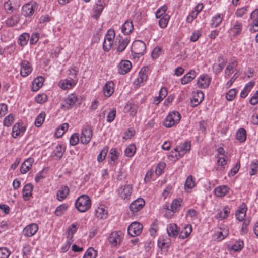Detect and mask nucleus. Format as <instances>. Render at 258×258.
<instances>
[{
	"mask_svg": "<svg viewBox=\"0 0 258 258\" xmlns=\"http://www.w3.org/2000/svg\"><path fill=\"white\" fill-rule=\"evenodd\" d=\"M91 206V201L90 197L86 195H82L78 197L75 202V207L80 212H85Z\"/></svg>",
	"mask_w": 258,
	"mask_h": 258,
	"instance_id": "f257e3e1",
	"label": "nucleus"
},
{
	"mask_svg": "<svg viewBox=\"0 0 258 258\" xmlns=\"http://www.w3.org/2000/svg\"><path fill=\"white\" fill-rule=\"evenodd\" d=\"M181 119V115L178 112L173 111L169 113L164 120L163 124L168 128L177 124Z\"/></svg>",
	"mask_w": 258,
	"mask_h": 258,
	"instance_id": "f03ea898",
	"label": "nucleus"
},
{
	"mask_svg": "<svg viewBox=\"0 0 258 258\" xmlns=\"http://www.w3.org/2000/svg\"><path fill=\"white\" fill-rule=\"evenodd\" d=\"M130 37L127 36L123 37L120 35L117 36L115 39L113 47L117 52H123L128 45L130 42Z\"/></svg>",
	"mask_w": 258,
	"mask_h": 258,
	"instance_id": "7ed1b4c3",
	"label": "nucleus"
},
{
	"mask_svg": "<svg viewBox=\"0 0 258 258\" xmlns=\"http://www.w3.org/2000/svg\"><path fill=\"white\" fill-rule=\"evenodd\" d=\"M115 37V33L114 30L112 29H109L105 36L103 44V49L104 51L107 52L110 50L112 47H113Z\"/></svg>",
	"mask_w": 258,
	"mask_h": 258,
	"instance_id": "20e7f679",
	"label": "nucleus"
},
{
	"mask_svg": "<svg viewBox=\"0 0 258 258\" xmlns=\"http://www.w3.org/2000/svg\"><path fill=\"white\" fill-rule=\"evenodd\" d=\"M191 143L189 141H185L184 143L177 146L174 149L175 152L172 151V156H175L178 159L182 157L185 154L190 150Z\"/></svg>",
	"mask_w": 258,
	"mask_h": 258,
	"instance_id": "39448f33",
	"label": "nucleus"
},
{
	"mask_svg": "<svg viewBox=\"0 0 258 258\" xmlns=\"http://www.w3.org/2000/svg\"><path fill=\"white\" fill-rule=\"evenodd\" d=\"M133 192V186L131 184L121 186L118 189V195L122 199L128 201Z\"/></svg>",
	"mask_w": 258,
	"mask_h": 258,
	"instance_id": "423d86ee",
	"label": "nucleus"
},
{
	"mask_svg": "<svg viewBox=\"0 0 258 258\" xmlns=\"http://www.w3.org/2000/svg\"><path fill=\"white\" fill-rule=\"evenodd\" d=\"M93 136L92 127L89 125L84 127L82 130L80 136V142L83 144L89 143Z\"/></svg>",
	"mask_w": 258,
	"mask_h": 258,
	"instance_id": "0eeeda50",
	"label": "nucleus"
},
{
	"mask_svg": "<svg viewBox=\"0 0 258 258\" xmlns=\"http://www.w3.org/2000/svg\"><path fill=\"white\" fill-rule=\"evenodd\" d=\"M123 235L121 231H114L109 235L108 241L112 246H116L120 244Z\"/></svg>",
	"mask_w": 258,
	"mask_h": 258,
	"instance_id": "6e6552de",
	"label": "nucleus"
},
{
	"mask_svg": "<svg viewBox=\"0 0 258 258\" xmlns=\"http://www.w3.org/2000/svg\"><path fill=\"white\" fill-rule=\"evenodd\" d=\"M143 226L139 222H134L131 223L127 229L128 233L132 237L139 235L142 232Z\"/></svg>",
	"mask_w": 258,
	"mask_h": 258,
	"instance_id": "1a4fd4ad",
	"label": "nucleus"
},
{
	"mask_svg": "<svg viewBox=\"0 0 258 258\" xmlns=\"http://www.w3.org/2000/svg\"><path fill=\"white\" fill-rule=\"evenodd\" d=\"M145 51V43L140 40H135L132 46V51L136 54L143 55Z\"/></svg>",
	"mask_w": 258,
	"mask_h": 258,
	"instance_id": "9d476101",
	"label": "nucleus"
},
{
	"mask_svg": "<svg viewBox=\"0 0 258 258\" xmlns=\"http://www.w3.org/2000/svg\"><path fill=\"white\" fill-rule=\"evenodd\" d=\"M20 5L18 0H8L4 5V9L8 14L17 10Z\"/></svg>",
	"mask_w": 258,
	"mask_h": 258,
	"instance_id": "9b49d317",
	"label": "nucleus"
},
{
	"mask_svg": "<svg viewBox=\"0 0 258 258\" xmlns=\"http://www.w3.org/2000/svg\"><path fill=\"white\" fill-rule=\"evenodd\" d=\"M132 67V63L129 60H122L117 66L118 73L119 74L125 75L130 72Z\"/></svg>",
	"mask_w": 258,
	"mask_h": 258,
	"instance_id": "f8f14e48",
	"label": "nucleus"
},
{
	"mask_svg": "<svg viewBox=\"0 0 258 258\" xmlns=\"http://www.w3.org/2000/svg\"><path fill=\"white\" fill-rule=\"evenodd\" d=\"M37 8L36 3H27L22 7V14L26 17H30L34 14Z\"/></svg>",
	"mask_w": 258,
	"mask_h": 258,
	"instance_id": "ddd939ff",
	"label": "nucleus"
},
{
	"mask_svg": "<svg viewBox=\"0 0 258 258\" xmlns=\"http://www.w3.org/2000/svg\"><path fill=\"white\" fill-rule=\"evenodd\" d=\"M145 204V201L143 198H138L131 203L130 210L133 213H137L143 208Z\"/></svg>",
	"mask_w": 258,
	"mask_h": 258,
	"instance_id": "4468645a",
	"label": "nucleus"
},
{
	"mask_svg": "<svg viewBox=\"0 0 258 258\" xmlns=\"http://www.w3.org/2000/svg\"><path fill=\"white\" fill-rule=\"evenodd\" d=\"M215 158L217 159L216 166L214 167L216 171L221 173L226 170L227 162L225 157H220L218 155H215Z\"/></svg>",
	"mask_w": 258,
	"mask_h": 258,
	"instance_id": "2eb2a0df",
	"label": "nucleus"
},
{
	"mask_svg": "<svg viewBox=\"0 0 258 258\" xmlns=\"http://www.w3.org/2000/svg\"><path fill=\"white\" fill-rule=\"evenodd\" d=\"M38 230V225L35 223H31L23 229V233L26 237H31L36 234Z\"/></svg>",
	"mask_w": 258,
	"mask_h": 258,
	"instance_id": "dca6fc26",
	"label": "nucleus"
},
{
	"mask_svg": "<svg viewBox=\"0 0 258 258\" xmlns=\"http://www.w3.org/2000/svg\"><path fill=\"white\" fill-rule=\"evenodd\" d=\"M78 102V98L76 94H71L69 95L64 101V104L62 105L61 108L63 107L69 109L73 107L76 102Z\"/></svg>",
	"mask_w": 258,
	"mask_h": 258,
	"instance_id": "f3484780",
	"label": "nucleus"
},
{
	"mask_svg": "<svg viewBox=\"0 0 258 258\" xmlns=\"http://www.w3.org/2000/svg\"><path fill=\"white\" fill-rule=\"evenodd\" d=\"M211 78L208 75L203 74L200 76L197 80V84L201 88H207L209 86Z\"/></svg>",
	"mask_w": 258,
	"mask_h": 258,
	"instance_id": "a211bd4d",
	"label": "nucleus"
},
{
	"mask_svg": "<svg viewBox=\"0 0 258 258\" xmlns=\"http://www.w3.org/2000/svg\"><path fill=\"white\" fill-rule=\"evenodd\" d=\"M247 210L246 205L244 203H242L238 207L235 213L236 217L238 221H243L244 220Z\"/></svg>",
	"mask_w": 258,
	"mask_h": 258,
	"instance_id": "6ab92c4d",
	"label": "nucleus"
},
{
	"mask_svg": "<svg viewBox=\"0 0 258 258\" xmlns=\"http://www.w3.org/2000/svg\"><path fill=\"white\" fill-rule=\"evenodd\" d=\"M204 95L201 91H198L194 93L191 99V105L192 107H196L200 104L204 99Z\"/></svg>",
	"mask_w": 258,
	"mask_h": 258,
	"instance_id": "aec40b11",
	"label": "nucleus"
},
{
	"mask_svg": "<svg viewBox=\"0 0 258 258\" xmlns=\"http://www.w3.org/2000/svg\"><path fill=\"white\" fill-rule=\"evenodd\" d=\"M145 77V66L142 68L139 73V77L134 81L133 85L135 88L144 85V80Z\"/></svg>",
	"mask_w": 258,
	"mask_h": 258,
	"instance_id": "412c9836",
	"label": "nucleus"
},
{
	"mask_svg": "<svg viewBox=\"0 0 258 258\" xmlns=\"http://www.w3.org/2000/svg\"><path fill=\"white\" fill-rule=\"evenodd\" d=\"M20 74L23 77L27 76L32 72V68L29 62L26 60H23L21 64Z\"/></svg>",
	"mask_w": 258,
	"mask_h": 258,
	"instance_id": "4be33fe9",
	"label": "nucleus"
},
{
	"mask_svg": "<svg viewBox=\"0 0 258 258\" xmlns=\"http://www.w3.org/2000/svg\"><path fill=\"white\" fill-rule=\"evenodd\" d=\"M242 27V23L237 21L233 22L229 31L234 36H236L241 33Z\"/></svg>",
	"mask_w": 258,
	"mask_h": 258,
	"instance_id": "5701e85b",
	"label": "nucleus"
},
{
	"mask_svg": "<svg viewBox=\"0 0 258 258\" xmlns=\"http://www.w3.org/2000/svg\"><path fill=\"white\" fill-rule=\"evenodd\" d=\"M218 60L219 63H214L212 66L213 71L216 74L221 72L226 63V59L223 56H219L218 58Z\"/></svg>",
	"mask_w": 258,
	"mask_h": 258,
	"instance_id": "b1692460",
	"label": "nucleus"
},
{
	"mask_svg": "<svg viewBox=\"0 0 258 258\" xmlns=\"http://www.w3.org/2000/svg\"><path fill=\"white\" fill-rule=\"evenodd\" d=\"M166 229L168 236L171 237H175L179 233V228L177 224L175 223L168 224Z\"/></svg>",
	"mask_w": 258,
	"mask_h": 258,
	"instance_id": "393cba45",
	"label": "nucleus"
},
{
	"mask_svg": "<svg viewBox=\"0 0 258 258\" xmlns=\"http://www.w3.org/2000/svg\"><path fill=\"white\" fill-rule=\"evenodd\" d=\"M196 77V72L194 70H191L185 74L181 79V83L185 85L190 82Z\"/></svg>",
	"mask_w": 258,
	"mask_h": 258,
	"instance_id": "a878e982",
	"label": "nucleus"
},
{
	"mask_svg": "<svg viewBox=\"0 0 258 258\" xmlns=\"http://www.w3.org/2000/svg\"><path fill=\"white\" fill-rule=\"evenodd\" d=\"M238 62L236 60H233L227 64L225 70L224 77L228 78L233 72L235 68L237 67Z\"/></svg>",
	"mask_w": 258,
	"mask_h": 258,
	"instance_id": "bb28decb",
	"label": "nucleus"
},
{
	"mask_svg": "<svg viewBox=\"0 0 258 258\" xmlns=\"http://www.w3.org/2000/svg\"><path fill=\"white\" fill-rule=\"evenodd\" d=\"M104 2L102 0H98L95 4L93 17L97 19L101 14L104 7Z\"/></svg>",
	"mask_w": 258,
	"mask_h": 258,
	"instance_id": "cd10ccee",
	"label": "nucleus"
},
{
	"mask_svg": "<svg viewBox=\"0 0 258 258\" xmlns=\"http://www.w3.org/2000/svg\"><path fill=\"white\" fill-rule=\"evenodd\" d=\"M25 131V127L19 123H16L13 127L12 136L16 138L23 134Z\"/></svg>",
	"mask_w": 258,
	"mask_h": 258,
	"instance_id": "c85d7f7f",
	"label": "nucleus"
},
{
	"mask_svg": "<svg viewBox=\"0 0 258 258\" xmlns=\"http://www.w3.org/2000/svg\"><path fill=\"white\" fill-rule=\"evenodd\" d=\"M34 160L32 158L26 159L21 165L20 172L22 174L26 173L32 167Z\"/></svg>",
	"mask_w": 258,
	"mask_h": 258,
	"instance_id": "c756f323",
	"label": "nucleus"
},
{
	"mask_svg": "<svg viewBox=\"0 0 258 258\" xmlns=\"http://www.w3.org/2000/svg\"><path fill=\"white\" fill-rule=\"evenodd\" d=\"M69 193V188L67 186L62 185L57 191V199L59 201L64 200Z\"/></svg>",
	"mask_w": 258,
	"mask_h": 258,
	"instance_id": "7c9ffc66",
	"label": "nucleus"
},
{
	"mask_svg": "<svg viewBox=\"0 0 258 258\" xmlns=\"http://www.w3.org/2000/svg\"><path fill=\"white\" fill-rule=\"evenodd\" d=\"M114 83L111 81H107L103 87V92L105 96L109 97L114 92Z\"/></svg>",
	"mask_w": 258,
	"mask_h": 258,
	"instance_id": "2f4dec72",
	"label": "nucleus"
},
{
	"mask_svg": "<svg viewBox=\"0 0 258 258\" xmlns=\"http://www.w3.org/2000/svg\"><path fill=\"white\" fill-rule=\"evenodd\" d=\"M95 215L98 219H106L108 216V212L105 207L100 206L96 209Z\"/></svg>",
	"mask_w": 258,
	"mask_h": 258,
	"instance_id": "473e14b6",
	"label": "nucleus"
},
{
	"mask_svg": "<svg viewBox=\"0 0 258 258\" xmlns=\"http://www.w3.org/2000/svg\"><path fill=\"white\" fill-rule=\"evenodd\" d=\"M134 26L131 20L126 21L121 27V32L124 35L130 34L133 31Z\"/></svg>",
	"mask_w": 258,
	"mask_h": 258,
	"instance_id": "72a5a7b5",
	"label": "nucleus"
},
{
	"mask_svg": "<svg viewBox=\"0 0 258 258\" xmlns=\"http://www.w3.org/2000/svg\"><path fill=\"white\" fill-rule=\"evenodd\" d=\"M33 189V186L31 183L26 184L23 189V197L25 201L29 199L30 197L32 195V191Z\"/></svg>",
	"mask_w": 258,
	"mask_h": 258,
	"instance_id": "f704fd0d",
	"label": "nucleus"
},
{
	"mask_svg": "<svg viewBox=\"0 0 258 258\" xmlns=\"http://www.w3.org/2000/svg\"><path fill=\"white\" fill-rule=\"evenodd\" d=\"M229 188L226 185H221L216 187L214 193L217 197H223L229 191Z\"/></svg>",
	"mask_w": 258,
	"mask_h": 258,
	"instance_id": "c9c22d12",
	"label": "nucleus"
},
{
	"mask_svg": "<svg viewBox=\"0 0 258 258\" xmlns=\"http://www.w3.org/2000/svg\"><path fill=\"white\" fill-rule=\"evenodd\" d=\"M192 231V226L190 224H186L184 226L183 229L180 232L179 237L180 239H185L191 233Z\"/></svg>",
	"mask_w": 258,
	"mask_h": 258,
	"instance_id": "e433bc0d",
	"label": "nucleus"
},
{
	"mask_svg": "<svg viewBox=\"0 0 258 258\" xmlns=\"http://www.w3.org/2000/svg\"><path fill=\"white\" fill-rule=\"evenodd\" d=\"M223 20V15L218 13L212 18L210 24L212 28L217 27L222 22Z\"/></svg>",
	"mask_w": 258,
	"mask_h": 258,
	"instance_id": "4c0bfd02",
	"label": "nucleus"
},
{
	"mask_svg": "<svg viewBox=\"0 0 258 258\" xmlns=\"http://www.w3.org/2000/svg\"><path fill=\"white\" fill-rule=\"evenodd\" d=\"M44 81V78L42 76H39L35 78L33 82V91H37L42 86Z\"/></svg>",
	"mask_w": 258,
	"mask_h": 258,
	"instance_id": "58836bf2",
	"label": "nucleus"
},
{
	"mask_svg": "<svg viewBox=\"0 0 258 258\" xmlns=\"http://www.w3.org/2000/svg\"><path fill=\"white\" fill-rule=\"evenodd\" d=\"M75 85V81L72 79H66L64 80H62L60 82L59 85L60 87L62 89H70L72 87H73Z\"/></svg>",
	"mask_w": 258,
	"mask_h": 258,
	"instance_id": "ea45409f",
	"label": "nucleus"
},
{
	"mask_svg": "<svg viewBox=\"0 0 258 258\" xmlns=\"http://www.w3.org/2000/svg\"><path fill=\"white\" fill-rule=\"evenodd\" d=\"M182 200L181 199H174L171 204L170 208H167L172 212L175 213L178 211L181 207Z\"/></svg>",
	"mask_w": 258,
	"mask_h": 258,
	"instance_id": "a19ab883",
	"label": "nucleus"
},
{
	"mask_svg": "<svg viewBox=\"0 0 258 258\" xmlns=\"http://www.w3.org/2000/svg\"><path fill=\"white\" fill-rule=\"evenodd\" d=\"M170 239L164 236H161L158 240V246L161 249L167 248L169 247Z\"/></svg>",
	"mask_w": 258,
	"mask_h": 258,
	"instance_id": "79ce46f5",
	"label": "nucleus"
},
{
	"mask_svg": "<svg viewBox=\"0 0 258 258\" xmlns=\"http://www.w3.org/2000/svg\"><path fill=\"white\" fill-rule=\"evenodd\" d=\"M230 212V209L228 206L224 207L221 211L218 213L216 217L220 220L225 219L228 216Z\"/></svg>",
	"mask_w": 258,
	"mask_h": 258,
	"instance_id": "37998d69",
	"label": "nucleus"
},
{
	"mask_svg": "<svg viewBox=\"0 0 258 258\" xmlns=\"http://www.w3.org/2000/svg\"><path fill=\"white\" fill-rule=\"evenodd\" d=\"M19 21V16L18 15H13L8 18L6 21V25L9 27L13 26L18 23Z\"/></svg>",
	"mask_w": 258,
	"mask_h": 258,
	"instance_id": "c03bdc74",
	"label": "nucleus"
},
{
	"mask_svg": "<svg viewBox=\"0 0 258 258\" xmlns=\"http://www.w3.org/2000/svg\"><path fill=\"white\" fill-rule=\"evenodd\" d=\"M236 139L240 142H243L246 139V132L243 128L239 129L236 134Z\"/></svg>",
	"mask_w": 258,
	"mask_h": 258,
	"instance_id": "a18cd8bd",
	"label": "nucleus"
},
{
	"mask_svg": "<svg viewBox=\"0 0 258 258\" xmlns=\"http://www.w3.org/2000/svg\"><path fill=\"white\" fill-rule=\"evenodd\" d=\"M29 39V34L27 33H24L19 36L18 43L21 46H24L27 44V42Z\"/></svg>",
	"mask_w": 258,
	"mask_h": 258,
	"instance_id": "49530a36",
	"label": "nucleus"
},
{
	"mask_svg": "<svg viewBox=\"0 0 258 258\" xmlns=\"http://www.w3.org/2000/svg\"><path fill=\"white\" fill-rule=\"evenodd\" d=\"M65 151V149L60 145L57 146L53 151L54 155L56 157L57 160H60Z\"/></svg>",
	"mask_w": 258,
	"mask_h": 258,
	"instance_id": "de8ad7c7",
	"label": "nucleus"
},
{
	"mask_svg": "<svg viewBox=\"0 0 258 258\" xmlns=\"http://www.w3.org/2000/svg\"><path fill=\"white\" fill-rule=\"evenodd\" d=\"M68 205L66 203L62 204L58 206L55 211V215L57 216H61L67 211V210L68 208Z\"/></svg>",
	"mask_w": 258,
	"mask_h": 258,
	"instance_id": "09e8293b",
	"label": "nucleus"
},
{
	"mask_svg": "<svg viewBox=\"0 0 258 258\" xmlns=\"http://www.w3.org/2000/svg\"><path fill=\"white\" fill-rule=\"evenodd\" d=\"M158 229L159 227L158 225L157 221L156 220L152 223L149 229V232L150 235L152 237L154 238L156 236Z\"/></svg>",
	"mask_w": 258,
	"mask_h": 258,
	"instance_id": "8fccbe9b",
	"label": "nucleus"
},
{
	"mask_svg": "<svg viewBox=\"0 0 258 258\" xmlns=\"http://www.w3.org/2000/svg\"><path fill=\"white\" fill-rule=\"evenodd\" d=\"M170 19L168 15H164L159 20V25L161 28H165L167 27Z\"/></svg>",
	"mask_w": 258,
	"mask_h": 258,
	"instance_id": "3c124183",
	"label": "nucleus"
},
{
	"mask_svg": "<svg viewBox=\"0 0 258 258\" xmlns=\"http://www.w3.org/2000/svg\"><path fill=\"white\" fill-rule=\"evenodd\" d=\"M97 251L92 247H89L85 253L83 258H95Z\"/></svg>",
	"mask_w": 258,
	"mask_h": 258,
	"instance_id": "603ef678",
	"label": "nucleus"
},
{
	"mask_svg": "<svg viewBox=\"0 0 258 258\" xmlns=\"http://www.w3.org/2000/svg\"><path fill=\"white\" fill-rule=\"evenodd\" d=\"M79 224L74 223L70 225L68 228V236L67 238H69L70 236L71 238H72L73 235L76 232Z\"/></svg>",
	"mask_w": 258,
	"mask_h": 258,
	"instance_id": "864d4df0",
	"label": "nucleus"
},
{
	"mask_svg": "<svg viewBox=\"0 0 258 258\" xmlns=\"http://www.w3.org/2000/svg\"><path fill=\"white\" fill-rule=\"evenodd\" d=\"M195 185L196 183L194 177L192 175L188 176L185 183V188L191 189L195 186Z\"/></svg>",
	"mask_w": 258,
	"mask_h": 258,
	"instance_id": "5fc2aeb1",
	"label": "nucleus"
},
{
	"mask_svg": "<svg viewBox=\"0 0 258 258\" xmlns=\"http://www.w3.org/2000/svg\"><path fill=\"white\" fill-rule=\"evenodd\" d=\"M45 117V113L44 112H42L39 115L36 117L35 120V125L37 127H40L42 125Z\"/></svg>",
	"mask_w": 258,
	"mask_h": 258,
	"instance_id": "6e6d98bb",
	"label": "nucleus"
},
{
	"mask_svg": "<svg viewBox=\"0 0 258 258\" xmlns=\"http://www.w3.org/2000/svg\"><path fill=\"white\" fill-rule=\"evenodd\" d=\"M166 167V163L163 162H161L158 164L157 165L155 172L157 175L160 176L161 175L163 171V170L165 169Z\"/></svg>",
	"mask_w": 258,
	"mask_h": 258,
	"instance_id": "4d7b16f0",
	"label": "nucleus"
},
{
	"mask_svg": "<svg viewBox=\"0 0 258 258\" xmlns=\"http://www.w3.org/2000/svg\"><path fill=\"white\" fill-rule=\"evenodd\" d=\"M136 148L134 145H130L125 150V155L129 157H132L135 152Z\"/></svg>",
	"mask_w": 258,
	"mask_h": 258,
	"instance_id": "13d9d810",
	"label": "nucleus"
},
{
	"mask_svg": "<svg viewBox=\"0 0 258 258\" xmlns=\"http://www.w3.org/2000/svg\"><path fill=\"white\" fill-rule=\"evenodd\" d=\"M108 151V148L107 147H104L101 151L100 154L97 157V160L99 162H102L106 156Z\"/></svg>",
	"mask_w": 258,
	"mask_h": 258,
	"instance_id": "bf43d9fd",
	"label": "nucleus"
},
{
	"mask_svg": "<svg viewBox=\"0 0 258 258\" xmlns=\"http://www.w3.org/2000/svg\"><path fill=\"white\" fill-rule=\"evenodd\" d=\"M251 171L249 172V174L251 176L256 174L257 172L258 169V160H255L250 165Z\"/></svg>",
	"mask_w": 258,
	"mask_h": 258,
	"instance_id": "052dcab7",
	"label": "nucleus"
},
{
	"mask_svg": "<svg viewBox=\"0 0 258 258\" xmlns=\"http://www.w3.org/2000/svg\"><path fill=\"white\" fill-rule=\"evenodd\" d=\"M167 9V7L166 5H163L160 7L156 12V17L158 18L162 17L163 15H166L165 12Z\"/></svg>",
	"mask_w": 258,
	"mask_h": 258,
	"instance_id": "680f3d73",
	"label": "nucleus"
},
{
	"mask_svg": "<svg viewBox=\"0 0 258 258\" xmlns=\"http://www.w3.org/2000/svg\"><path fill=\"white\" fill-rule=\"evenodd\" d=\"M79 142V135L78 133L73 134L70 138V144L72 146L76 145Z\"/></svg>",
	"mask_w": 258,
	"mask_h": 258,
	"instance_id": "e2e57ef3",
	"label": "nucleus"
},
{
	"mask_svg": "<svg viewBox=\"0 0 258 258\" xmlns=\"http://www.w3.org/2000/svg\"><path fill=\"white\" fill-rule=\"evenodd\" d=\"M243 242L242 241L239 240L238 241H236L235 244L232 245V249L234 251H239L243 248Z\"/></svg>",
	"mask_w": 258,
	"mask_h": 258,
	"instance_id": "0e129e2a",
	"label": "nucleus"
},
{
	"mask_svg": "<svg viewBox=\"0 0 258 258\" xmlns=\"http://www.w3.org/2000/svg\"><path fill=\"white\" fill-rule=\"evenodd\" d=\"M237 91L235 89H230L226 94V98L228 101L233 100L236 96Z\"/></svg>",
	"mask_w": 258,
	"mask_h": 258,
	"instance_id": "69168bd1",
	"label": "nucleus"
},
{
	"mask_svg": "<svg viewBox=\"0 0 258 258\" xmlns=\"http://www.w3.org/2000/svg\"><path fill=\"white\" fill-rule=\"evenodd\" d=\"M240 167V161H238L236 163L235 166L233 168H232L230 170V172L228 173V176L230 177H232V176H233L234 175H235L238 172Z\"/></svg>",
	"mask_w": 258,
	"mask_h": 258,
	"instance_id": "338daca9",
	"label": "nucleus"
},
{
	"mask_svg": "<svg viewBox=\"0 0 258 258\" xmlns=\"http://www.w3.org/2000/svg\"><path fill=\"white\" fill-rule=\"evenodd\" d=\"M11 252L6 247L0 248V258H8Z\"/></svg>",
	"mask_w": 258,
	"mask_h": 258,
	"instance_id": "774afa93",
	"label": "nucleus"
}]
</instances>
